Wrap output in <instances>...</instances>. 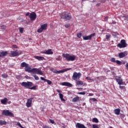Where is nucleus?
Returning <instances> with one entry per match:
<instances>
[{"instance_id":"4","label":"nucleus","mask_w":128,"mask_h":128,"mask_svg":"<svg viewBox=\"0 0 128 128\" xmlns=\"http://www.w3.org/2000/svg\"><path fill=\"white\" fill-rule=\"evenodd\" d=\"M31 74H40V76H44V72L40 68H33L32 69Z\"/></svg>"},{"instance_id":"9","label":"nucleus","mask_w":128,"mask_h":128,"mask_svg":"<svg viewBox=\"0 0 128 128\" xmlns=\"http://www.w3.org/2000/svg\"><path fill=\"white\" fill-rule=\"evenodd\" d=\"M2 114L6 116H14V114L8 110H4Z\"/></svg>"},{"instance_id":"49","label":"nucleus","mask_w":128,"mask_h":128,"mask_svg":"<svg viewBox=\"0 0 128 128\" xmlns=\"http://www.w3.org/2000/svg\"><path fill=\"white\" fill-rule=\"evenodd\" d=\"M92 100L93 101V102H96V98H92Z\"/></svg>"},{"instance_id":"29","label":"nucleus","mask_w":128,"mask_h":128,"mask_svg":"<svg viewBox=\"0 0 128 128\" xmlns=\"http://www.w3.org/2000/svg\"><path fill=\"white\" fill-rule=\"evenodd\" d=\"M14 124H15L16 126H20V128H24V127L22 126V124H20V122H14Z\"/></svg>"},{"instance_id":"32","label":"nucleus","mask_w":128,"mask_h":128,"mask_svg":"<svg viewBox=\"0 0 128 128\" xmlns=\"http://www.w3.org/2000/svg\"><path fill=\"white\" fill-rule=\"evenodd\" d=\"M0 28H1V30H6V26L1 25Z\"/></svg>"},{"instance_id":"60","label":"nucleus","mask_w":128,"mask_h":128,"mask_svg":"<svg viewBox=\"0 0 128 128\" xmlns=\"http://www.w3.org/2000/svg\"><path fill=\"white\" fill-rule=\"evenodd\" d=\"M15 48H16V46H15Z\"/></svg>"},{"instance_id":"21","label":"nucleus","mask_w":128,"mask_h":128,"mask_svg":"<svg viewBox=\"0 0 128 128\" xmlns=\"http://www.w3.org/2000/svg\"><path fill=\"white\" fill-rule=\"evenodd\" d=\"M76 128H87L84 124L80 123H77L76 125Z\"/></svg>"},{"instance_id":"17","label":"nucleus","mask_w":128,"mask_h":128,"mask_svg":"<svg viewBox=\"0 0 128 128\" xmlns=\"http://www.w3.org/2000/svg\"><path fill=\"white\" fill-rule=\"evenodd\" d=\"M8 53L6 51H0V58H2V56H8Z\"/></svg>"},{"instance_id":"1","label":"nucleus","mask_w":128,"mask_h":128,"mask_svg":"<svg viewBox=\"0 0 128 128\" xmlns=\"http://www.w3.org/2000/svg\"><path fill=\"white\" fill-rule=\"evenodd\" d=\"M62 56L68 62H74L76 60V56L74 55L71 56L68 54H63Z\"/></svg>"},{"instance_id":"50","label":"nucleus","mask_w":128,"mask_h":128,"mask_svg":"<svg viewBox=\"0 0 128 128\" xmlns=\"http://www.w3.org/2000/svg\"><path fill=\"white\" fill-rule=\"evenodd\" d=\"M124 88V86H120V90H123Z\"/></svg>"},{"instance_id":"25","label":"nucleus","mask_w":128,"mask_h":128,"mask_svg":"<svg viewBox=\"0 0 128 128\" xmlns=\"http://www.w3.org/2000/svg\"><path fill=\"white\" fill-rule=\"evenodd\" d=\"M34 58L38 60H44V58L40 56H34Z\"/></svg>"},{"instance_id":"18","label":"nucleus","mask_w":128,"mask_h":128,"mask_svg":"<svg viewBox=\"0 0 128 128\" xmlns=\"http://www.w3.org/2000/svg\"><path fill=\"white\" fill-rule=\"evenodd\" d=\"M126 56H128V54H126V52H121L118 54L120 58H124Z\"/></svg>"},{"instance_id":"43","label":"nucleus","mask_w":128,"mask_h":128,"mask_svg":"<svg viewBox=\"0 0 128 128\" xmlns=\"http://www.w3.org/2000/svg\"><path fill=\"white\" fill-rule=\"evenodd\" d=\"M92 128H99L98 125L94 124L92 125Z\"/></svg>"},{"instance_id":"31","label":"nucleus","mask_w":128,"mask_h":128,"mask_svg":"<svg viewBox=\"0 0 128 128\" xmlns=\"http://www.w3.org/2000/svg\"><path fill=\"white\" fill-rule=\"evenodd\" d=\"M92 122H96V124H98V120L96 118H94L92 120Z\"/></svg>"},{"instance_id":"2","label":"nucleus","mask_w":128,"mask_h":128,"mask_svg":"<svg viewBox=\"0 0 128 128\" xmlns=\"http://www.w3.org/2000/svg\"><path fill=\"white\" fill-rule=\"evenodd\" d=\"M61 18L70 20L72 18V15L70 13L64 12L60 15Z\"/></svg>"},{"instance_id":"44","label":"nucleus","mask_w":128,"mask_h":128,"mask_svg":"<svg viewBox=\"0 0 128 128\" xmlns=\"http://www.w3.org/2000/svg\"><path fill=\"white\" fill-rule=\"evenodd\" d=\"M62 60V58H60V56H58L57 58H56V60Z\"/></svg>"},{"instance_id":"28","label":"nucleus","mask_w":128,"mask_h":128,"mask_svg":"<svg viewBox=\"0 0 128 128\" xmlns=\"http://www.w3.org/2000/svg\"><path fill=\"white\" fill-rule=\"evenodd\" d=\"M80 100V97L76 96V97L72 99V102H78V100Z\"/></svg>"},{"instance_id":"51","label":"nucleus","mask_w":128,"mask_h":128,"mask_svg":"<svg viewBox=\"0 0 128 128\" xmlns=\"http://www.w3.org/2000/svg\"><path fill=\"white\" fill-rule=\"evenodd\" d=\"M96 6H100V4L98 3L96 4Z\"/></svg>"},{"instance_id":"58","label":"nucleus","mask_w":128,"mask_h":128,"mask_svg":"<svg viewBox=\"0 0 128 128\" xmlns=\"http://www.w3.org/2000/svg\"><path fill=\"white\" fill-rule=\"evenodd\" d=\"M10 102H8V104H10Z\"/></svg>"},{"instance_id":"33","label":"nucleus","mask_w":128,"mask_h":128,"mask_svg":"<svg viewBox=\"0 0 128 128\" xmlns=\"http://www.w3.org/2000/svg\"><path fill=\"white\" fill-rule=\"evenodd\" d=\"M20 33V34H24V28H19Z\"/></svg>"},{"instance_id":"30","label":"nucleus","mask_w":128,"mask_h":128,"mask_svg":"<svg viewBox=\"0 0 128 128\" xmlns=\"http://www.w3.org/2000/svg\"><path fill=\"white\" fill-rule=\"evenodd\" d=\"M6 122L5 120H0V126H6Z\"/></svg>"},{"instance_id":"15","label":"nucleus","mask_w":128,"mask_h":128,"mask_svg":"<svg viewBox=\"0 0 128 128\" xmlns=\"http://www.w3.org/2000/svg\"><path fill=\"white\" fill-rule=\"evenodd\" d=\"M56 92H58L60 98L62 102H66V100L64 98V95L62 94V92L60 90H56Z\"/></svg>"},{"instance_id":"54","label":"nucleus","mask_w":128,"mask_h":128,"mask_svg":"<svg viewBox=\"0 0 128 128\" xmlns=\"http://www.w3.org/2000/svg\"><path fill=\"white\" fill-rule=\"evenodd\" d=\"M96 79H97V80H100V77H97V78H96Z\"/></svg>"},{"instance_id":"57","label":"nucleus","mask_w":128,"mask_h":128,"mask_svg":"<svg viewBox=\"0 0 128 128\" xmlns=\"http://www.w3.org/2000/svg\"><path fill=\"white\" fill-rule=\"evenodd\" d=\"M96 2V0H94L92 2Z\"/></svg>"},{"instance_id":"38","label":"nucleus","mask_w":128,"mask_h":128,"mask_svg":"<svg viewBox=\"0 0 128 128\" xmlns=\"http://www.w3.org/2000/svg\"><path fill=\"white\" fill-rule=\"evenodd\" d=\"M82 32L78 33L77 34V38H82Z\"/></svg>"},{"instance_id":"53","label":"nucleus","mask_w":128,"mask_h":128,"mask_svg":"<svg viewBox=\"0 0 128 128\" xmlns=\"http://www.w3.org/2000/svg\"><path fill=\"white\" fill-rule=\"evenodd\" d=\"M91 80H92V82H94V78H91Z\"/></svg>"},{"instance_id":"42","label":"nucleus","mask_w":128,"mask_h":128,"mask_svg":"<svg viewBox=\"0 0 128 128\" xmlns=\"http://www.w3.org/2000/svg\"><path fill=\"white\" fill-rule=\"evenodd\" d=\"M78 94H82V95H84L86 94V92H80L78 93Z\"/></svg>"},{"instance_id":"20","label":"nucleus","mask_w":128,"mask_h":128,"mask_svg":"<svg viewBox=\"0 0 128 128\" xmlns=\"http://www.w3.org/2000/svg\"><path fill=\"white\" fill-rule=\"evenodd\" d=\"M62 84L64 86H69L70 88H72V84L68 82H63L62 83Z\"/></svg>"},{"instance_id":"48","label":"nucleus","mask_w":128,"mask_h":128,"mask_svg":"<svg viewBox=\"0 0 128 128\" xmlns=\"http://www.w3.org/2000/svg\"><path fill=\"white\" fill-rule=\"evenodd\" d=\"M86 80H92V78L90 77H86Z\"/></svg>"},{"instance_id":"59","label":"nucleus","mask_w":128,"mask_h":128,"mask_svg":"<svg viewBox=\"0 0 128 128\" xmlns=\"http://www.w3.org/2000/svg\"><path fill=\"white\" fill-rule=\"evenodd\" d=\"M88 124H90L88 123Z\"/></svg>"},{"instance_id":"55","label":"nucleus","mask_w":128,"mask_h":128,"mask_svg":"<svg viewBox=\"0 0 128 128\" xmlns=\"http://www.w3.org/2000/svg\"><path fill=\"white\" fill-rule=\"evenodd\" d=\"M78 90H82V88H78Z\"/></svg>"},{"instance_id":"26","label":"nucleus","mask_w":128,"mask_h":128,"mask_svg":"<svg viewBox=\"0 0 128 128\" xmlns=\"http://www.w3.org/2000/svg\"><path fill=\"white\" fill-rule=\"evenodd\" d=\"M32 68L28 66H26L25 68V71L28 72H32Z\"/></svg>"},{"instance_id":"40","label":"nucleus","mask_w":128,"mask_h":128,"mask_svg":"<svg viewBox=\"0 0 128 128\" xmlns=\"http://www.w3.org/2000/svg\"><path fill=\"white\" fill-rule=\"evenodd\" d=\"M111 62H116V60L115 58H111Z\"/></svg>"},{"instance_id":"14","label":"nucleus","mask_w":128,"mask_h":128,"mask_svg":"<svg viewBox=\"0 0 128 128\" xmlns=\"http://www.w3.org/2000/svg\"><path fill=\"white\" fill-rule=\"evenodd\" d=\"M32 100H34V98H30L27 100V102L26 103V106L27 108H30V106H32Z\"/></svg>"},{"instance_id":"8","label":"nucleus","mask_w":128,"mask_h":128,"mask_svg":"<svg viewBox=\"0 0 128 128\" xmlns=\"http://www.w3.org/2000/svg\"><path fill=\"white\" fill-rule=\"evenodd\" d=\"M72 70L71 68L63 69L60 70H56L53 69L52 71V72H54V74H61L62 72H68V70Z\"/></svg>"},{"instance_id":"16","label":"nucleus","mask_w":128,"mask_h":128,"mask_svg":"<svg viewBox=\"0 0 128 128\" xmlns=\"http://www.w3.org/2000/svg\"><path fill=\"white\" fill-rule=\"evenodd\" d=\"M8 98H5L4 99L0 100V102L2 104H8Z\"/></svg>"},{"instance_id":"22","label":"nucleus","mask_w":128,"mask_h":128,"mask_svg":"<svg viewBox=\"0 0 128 128\" xmlns=\"http://www.w3.org/2000/svg\"><path fill=\"white\" fill-rule=\"evenodd\" d=\"M42 54H53L54 52L52 51V50L49 49L47 50L46 52H42Z\"/></svg>"},{"instance_id":"39","label":"nucleus","mask_w":128,"mask_h":128,"mask_svg":"<svg viewBox=\"0 0 128 128\" xmlns=\"http://www.w3.org/2000/svg\"><path fill=\"white\" fill-rule=\"evenodd\" d=\"M124 116H126V115H124V114H120V118H124Z\"/></svg>"},{"instance_id":"10","label":"nucleus","mask_w":128,"mask_h":128,"mask_svg":"<svg viewBox=\"0 0 128 128\" xmlns=\"http://www.w3.org/2000/svg\"><path fill=\"white\" fill-rule=\"evenodd\" d=\"M94 36H96V33H93L88 36H82L83 40H92V38Z\"/></svg>"},{"instance_id":"24","label":"nucleus","mask_w":128,"mask_h":128,"mask_svg":"<svg viewBox=\"0 0 128 128\" xmlns=\"http://www.w3.org/2000/svg\"><path fill=\"white\" fill-rule=\"evenodd\" d=\"M114 113L115 114L118 116L120 114V109L118 108H116L114 110Z\"/></svg>"},{"instance_id":"45","label":"nucleus","mask_w":128,"mask_h":128,"mask_svg":"<svg viewBox=\"0 0 128 128\" xmlns=\"http://www.w3.org/2000/svg\"><path fill=\"white\" fill-rule=\"evenodd\" d=\"M70 24H65V25H64V26L66 28H70Z\"/></svg>"},{"instance_id":"52","label":"nucleus","mask_w":128,"mask_h":128,"mask_svg":"<svg viewBox=\"0 0 128 128\" xmlns=\"http://www.w3.org/2000/svg\"><path fill=\"white\" fill-rule=\"evenodd\" d=\"M108 17L106 16L104 18V20H108Z\"/></svg>"},{"instance_id":"46","label":"nucleus","mask_w":128,"mask_h":128,"mask_svg":"<svg viewBox=\"0 0 128 128\" xmlns=\"http://www.w3.org/2000/svg\"><path fill=\"white\" fill-rule=\"evenodd\" d=\"M50 121L51 124H54V120L50 119Z\"/></svg>"},{"instance_id":"37","label":"nucleus","mask_w":128,"mask_h":128,"mask_svg":"<svg viewBox=\"0 0 128 128\" xmlns=\"http://www.w3.org/2000/svg\"><path fill=\"white\" fill-rule=\"evenodd\" d=\"M110 38V34H107L106 35V40H108V39Z\"/></svg>"},{"instance_id":"35","label":"nucleus","mask_w":128,"mask_h":128,"mask_svg":"<svg viewBox=\"0 0 128 128\" xmlns=\"http://www.w3.org/2000/svg\"><path fill=\"white\" fill-rule=\"evenodd\" d=\"M2 76L3 78H8V75H7L6 74H2Z\"/></svg>"},{"instance_id":"41","label":"nucleus","mask_w":128,"mask_h":128,"mask_svg":"<svg viewBox=\"0 0 128 128\" xmlns=\"http://www.w3.org/2000/svg\"><path fill=\"white\" fill-rule=\"evenodd\" d=\"M30 90H36V86H34L32 88H29Z\"/></svg>"},{"instance_id":"23","label":"nucleus","mask_w":128,"mask_h":128,"mask_svg":"<svg viewBox=\"0 0 128 128\" xmlns=\"http://www.w3.org/2000/svg\"><path fill=\"white\" fill-rule=\"evenodd\" d=\"M40 80H42L44 81L45 82H46L47 84H48L49 85L52 84V81H50V80L46 79V78H44L43 77H40Z\"/></svg>"},{"instance_id":"34","label":"nucleus","mask_w":128,"mask_h":128,"mask_svg":"<svg viewBox=\"0 0 128 128\" xmlns=\"http://www.w3.org/2000/svg\"><path fill=\"white\" fill-rule=\"evenodd\" d=\"M33 76L36 80H40L38 76H37L36 75H33Z\"/></svg>"},{"instance_id":"12","label":"nucleus","mask_w":128,"mask_h":128,"mask_svg":"<svg viewBox=\"0 0 128 128\" xmlns=\"http://www.w3.org/2000/svg\"><path fill=\"white\" fill-rule=\"evenodd\" d=\"M115 78L118 84H119L120 86H122V84H124V82H122V78L120 76H116L115 77Z\"/></svg>"},{"instance_id":"3","label":"nucleus","mask_w":128,"mask_h":128,"mask_svg":"<svg viewBox=\"0 0 128 128\" xmlns=\"http://www.w3.org/2000/svg\"><path fill=\"white\" fill-rule=\"evenodd\" d=\"M81 76H82V73L80 72L78 73L76 72H74L72 76V80H75L76 82L80 78Z\"/></svg>"},{"instance_id":"7","label":"nucleus","mask_w":128,"mask_h":128,"mask_svg":"<svg viewBox=\"0 0 128 128\" xmlns=\"http://www.w3.org/2000/svg\"><path fill=\"white\" fill-rule=\"evenodd\" d=\"M128 44L126 42V40H122L120 41V43L118 44L117 46L120 48H126Z\"/></svg>"},{"instance_id":"27","label":"nucleus","mask_w":128,"mask_h":128,"mask_svg":"<svg viewBox=\"0 0 128 128\" xmlns=\"http://www.w3.org/2000/svg\"><path fill=\"white\" fill-rule=\"evenodd\" d=\"M28 66V64H26V62H22L20 64V66H22V68H26V66Z\"/></svg>"},{"instance_id":"56","label":"nucleus","mask_w":128,"mask_h":128,"mask_svg":"<svg viewBox=\"0 0 128 128\" xmlns=\"http://www.w3.org/2000/svg\"><path fill=\"white\" fill-rule=\"evenodd\" d=\"M86 0H82V2H84Z\"/></svg>"},{"instance_id":"6","label":"nucleus","mask_w":128,"mask_h":128,"mask_svg":"<svg viewBox=\"0 0 128 128\" xmlns=\"http://www.w3.org/2000/svg\"><path fill=\"white\" fill-rule=\"evenodd\" d=\"M21 86H24V88H31L32 86V82H23L21 83Z\"/></svg>"},{"instance_id":"19","label":"nucleus","mask_w":128,"mask_h":128,"mask_svg":"<svg viewBox=\"0 0 128 128\" xmlns=\"http://www.w3.org/2000/svg\"><path fill=\"white\" fill-rule=\"evenodd\" d=\"M76 86H86V83H84V82L82 80H78L76 82Z\"/></svg>"},{"instance_id":"61","label":"nucleus","mask_w":128,"mask_h":128,"mask_svg":"<svg viewBox=\"0 0 128 128\" xmlns=\"http://www.w3.org/2000/svg\"><path fill=\"white\" fill-rule=\"evenodd\" d=\"M15 48H16V46H15Z\"/></svg>"},{"instance_id":"13","label":"nucleus","mask_w":128,"mask_h":128,"mask_svg":"<svg viewBox=\"0 0 128 128\" xmlns=\"http://www.w3.org/2000/svg\"><path fill=\"white\" fill-rule=\"evenodd\" d=\"M30 20L34 21L36 20V12H32L30 13Z\"/></svg>"},{"instance_id":"36","label":"nucleus","mask_w":128,"mask_h":128,"mask_svg":"<svg viewBox=\"0 0 128 128\" xmlns=\"http://www.w3.org/2000/svg\"><path fill=\"white\" fill-rule=\"evenodd\" d=\"M116 62L118 66H121V64H122V62H120V61L118 60H116Z\"/></svg>"},{"instance_id":"11","label":"nucleus","mask_w":128,"mask_h":128,"mask_svg":"<svg viewBox=\"0 0 128 128\" xmlns=\"http://www.w3.org/2000/svg\"><path fill=\"white\" fill-rule=\"evenodd\" d=\"M10 53L12 56H18L22 54V51H18V50H16L15 51H11Z\"/></svg>"},{"instance_id":"47","label":"nucleus","mask_w":128,"mask_h":128,"mask_svg":"<svg viewBox=\"0 0 128 128\" xmlns=\"http://www.w3.org/2000/svg\"><path fill=\"white\" fill-rule=\"evenodd\" d=\"M30 13L29 12H27V13L26 14V16H29V17H30Z\"/></svg>"},{"instance_id":"62","label":"nucleus","mask_w":128,"mask_h":128,"mask_svg":"<svg viewBox=\"0 0 128 128\" xmlns=\"http://www.w3.org/2000/svg\"><path fill=\"white\" fill-rule=\"evenodd\" d=\"M15 48H16V46H15Z\"/></svg>"},{"instance_id":"5","label":"nucleus","mask_w":128,"mask_h":128,"mask_svg":"<svg viewBox=\"0 0 128 128\" xmlns=\"http://www.w3.org/2000/svg\"><path fill=\"white\" fill-rule=\"evenodd\" d=\"M46 28H48V24H40V28L38 30L37 32L39 34H41L44 30H46Z\"/></svg>"}]
</instances>
